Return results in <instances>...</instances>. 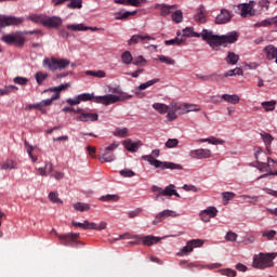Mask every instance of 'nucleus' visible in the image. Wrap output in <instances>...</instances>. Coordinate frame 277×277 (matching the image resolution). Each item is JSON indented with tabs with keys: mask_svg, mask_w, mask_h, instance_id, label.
Masks as SVG:
<instances>
[{
	"mask_svg": "<svg viewBox=\"0 0 277 277\" xmlns=\"http://www.w3.org/2000/svg\"><path fill=\"white\" fill-rule=\"evenodd\" d=\"M226 62H227V64L235 66V64H237V62H239V55H237L235 52H228Z\"/></svg>",
	"mask_w": 277,
	"mask_h": 277,
	"instance_id": "nucleus-41",
	"label": "nucleus"
},
{
	"mask_svg": "<svg viewBox=\"0 0 277 277\" xmlns=\"http://www.w3.org/2000/svg\"><path fill=\"white\" fill-rule=\"evenodd\" d=\"M67 29H70L71 31H85L88 29H91V31H98V28H96V27H85V26H83V24L68 25Z\"/></svg>",
	"mask_w": 277,
	"mask_h": 277,
	"instance_id": "nucleus-27",
	"label": "nucleus"
},
{
	"mask_svg": "<svg viewBox=\"0 0 277 277\" xmlns=\"http://www.w3.org/2000/svg\"><path fill=\"white\" fill-rule=\"evenodd\" d=\"M227 241H237V234L234 232H228L225 236Z\"/></svg>",
	"mask_w": 277,
	"mask_h": 277,
	"instance_id": "nucleus-64",
	"label": "nucleus"
},
{
	"mask_svg": "<svg viewBox=\"0 0 277 277\" xmlns=\"http://www.w3.org/2000/svg\"><path fill=\"white\" fill-rule=\"evenodd\" d=\"M205 12H206L205 6L203 5L199 6V11L195 15L196 23H205L206 21Z\"/></svg>",
	"mask_w": 277,
	"mask_h": 277,
	"instance_id": "nucleus-38",
	"label": "nucleus"
},
{
	"mask_svg": "<svg viewBox=\"0 0 277 277\" xmlns=\"http://www.w3.org/2000/svg\"><path fill=\"white\" fill-rule=\"evenodd\" d=\"M155 83H159V78H155L153 80H148L145 83H141L137 88L136 91H142V90H146L147 88H150L151 85H155ZM135 94H140L138 92H135Z\"/></svg>",
	"mask_w": 277,
	"mask_h": 277,
	"instance_id": "nucleus-33",
	"label": "nucleus"
},
{
	"mask_svg": "<svg viewBox=\"0 0 277 277\" xmlns=\"http://www.w3.org/2000/svg\"><path fill=\"white\" fill-rule=\"evenodd\" d=\"M62 246H70L71 248H77V246L83 245L79 241V234H67V235H57Z\"/></svg>",
	"mask_w": 277,
	"mask_h": 277,
	"instance_id": "nucleus-6",
	"label": "nucleus"
},
{
	"mask_svg": "<svg viewBox=\"0 0 277 277\" xmlns=\"http://www.w3.org/2000/svg\"><path fill=\"white\" fill-rule=\"evenodd\" d=\"M24 146H25L27 154H28L29 158L31 159V161H34V163H36V161H38V157H36V156H34V154H31L34 150V146H31L29 144V142H27V141L24 142Z\"/></svg>",
	"mask_w": 277,
	"mask_h": 277,
	"instance_id": "nucleus-42",
	"label": "nucleus"
},
{
	"mask_svg": "<svg viewBox=\"0 0 277 277\" xmlns=\"http://www.w3.org/2000/svg\"><path fill=\"white\" fill-rule=\"evenodd\" d=\"M22 23V18L0 15V27H8L9 25H21Z\"/></svg>",
	"mask_w": 277,
	"mask_h": 277,
	"instance_id": "nucleus-17",
	"label": "nucleus"
},
{
	"mask_svg": "<svg viewBox=\"0 0 277 277\" xmlns=\"http://www.w3.org/2000/svg\"><path fill=\"white\" fill-rule=\"evenodd\" d=\"M80 103H85L88 101H93V103H100L101 105H114V103H122L133 98V95L128 93H121L120 95L108 94L103 96H95L94 93H82L78 95Z\"/></svg>",
	"mask_w": 277,
	"mask_h": 277,
	"instance_id": "nucleus-1",
	"label": "nucleus"
},
{
	"mask_svg": "<svg viewBox=\"0 0 277 277\" xmlns=\"http://www.w3.org/2000/svg\"><path fill=\"white\" fill-rule=\"evenodd\" d=\"M123 146L129 150V153H137L140 150V146H142V142H133L131 138L123 141Z\"/></svg>",
	"mask_w": 277,
	"mask_h": 277,
	"instance_id": "nucleus-22",
	"label": "nucleus"
},
{
	"mask_svg": "<svg viewBox=\"0 0 277 277\" xmlns=\"http://www.w3.org/2000/svg\"><path fill=\"white\" fill-rule=\"evenodd\" d=\"M197 142L199 144H205L207 142L208 144H213L214 146H217V144H224V141H222L215 136H210L208 138H199V140H197Z\"/></svg>",
	"mask_w": 277,
	"mask_h": 277,
	"instance_id": "nucleus-29",
	"label": "nucleus"
},
{
	"mask_svg": "<svg viewBox=\"0 0 277 277\" xmlns=\"http://www.w3.org/2000/svg\"><path fill=\"white\" fill-rule=\"evenodd\" d=\"M164 44L167 47H170V45L181 47V44H185V37H175L174 39L164 41Z\"/></svg>",
	"mask_w": 277,
	"mask_h": 277,
	"instance_id": "nucleus-30",
	"label": "nucleus"
},
{
	"mask_svg": "<svg viewBox=\"0 0 277 277\" xmlns=\"http://www.w3.org/2000/svg\"><path fill=\"white\" fill-rule=\"evenodd\" d=\"M140 235H132L131 233H126L119 236L118 239H138Z\"/></svg>",
	"mask_w": 277,
	"mask_h": 277,
	"instance_id": "nucleus-62",
	"label": "nucleus"
},
{
	"mask_svg": "<svg viewBox=\"0 0 277 277\" xmlns=\"http://www.w3.org/2000/svg\"><path fill=\"white\" fill-rule=\"evenodd\" d=\"M2 42L11 44L13 47H23L25 44V37L23 36H2Z\"/></svg>",
	"mask_w": 277,
	"mask_h": 277,
	"instance_id": "nucleus-12",
	"label": "nucleus"
},
{
	"mask_svg": "<svg viewBox=\"0 0 277 277\" xmlns=\"http://www.w3.org/2000/svg\"><path fill=\"white\" fill-rule=\"evenodd\" d=\"M221 98L225 101V103H229L230 105H238L239 101H241V98L237 94H223Z\"/></svg>",
	"mask_w": 277,
	"mask_h": 277,
	"instance_id": "nucleus-26",
	"label": "nucleus"
},
{
	"mask_svg": "<svg viewBox=\"0 0 277 277\" xmlns=\"http://www.w3.org/2000/svg\"><path fill=\"white\" fill-rule=\"evenodd\" d=\"M174 189H176V186L174 184H170L164 189L159 186H153L151 190L157 192L158 194L155 197V200H159L161 196H174Z\"/></svg>",
	"mask_w": 277,
	"mask_h": 277,
	"instance_id": "nucleus-10",
	"label": "nucleus"
},
{
	"mask_svg": "<svg viewBox=\"0 0 277 277\" xmlns=\"http://www.w3.org/2000/svg\"><path fill=\"white\" fill-rule=\"evenodd\" d=\"M128 133H129V129H127V128H117L114 132V135L116 137H127Z\"/></svg>",
	"mask_w": 277,
	"mask_h": 277,
	"instance_id": "nucleus-49",
	"label": "nucleus"
},
{
	"mask_svg": "<svg viewBox=\"0 0 277 277\" xmlns=\"http://www.w3.org/2000/svg\"><path fill=\"white\" fill-rule=\"evenodd\" d=\"M277 253H260L253 259V267L258 269H265L267 267H273L274 262L273 259H276Z\"/></svg>",
	"mask_w": 277,
	"mask_h": 277,
	"instance_id": "nucleus-4",
	"label": "nucleus"
},
{
	"mask_svg": "<svg viewBox=\"0 0 277 277\" xmlns=\"http://www.w3.org/2000/svg\"><path fill=\"white\" fill-rule=\"evenodd\" d=\"M85 75H88L89 77H96L97 79H104V77H106V74L104 70H87Z\"/></svg>",
	"mask_w": 277,
	"mask_h": 277,
	"instance_id": "nucleus-45",
	"label": "nucleus"
},
{
	"mask_svg": "<svg viewBox=\"0 0 277 277\" xmlns=\"http://www.w3.org/2000/svg\"><path fill=\"white\" fill-rule=\"evenodd\" d=\"M265 58L268 62H274L277 64V48L274 44H268L263 50Z\"/></svg>",
	"mask_w": 277,
	"mask_h": 277,
	"instance_id": "nucleus-14",
	"label": "nucleus"
},
{
	"mask_svg": "<svg viewBox=\"0 0 277 277\" xmlns=\"http://www.w3.org/2000/svg\"><path fill=\"white\" fill-rule=\"evenodd\" d=\"M151 38L148 36H132V38L128 41L129 44H137L138 42H143L145 40H150Z\"/></svg>",
	"mask_w": 277,
	"mask_h": 277,
	"instance_id": "nucleus-36",
	"label": "nucleus"
},
{
	"mask_svg": "<svg viewBox=\"0 0 277 277\" xmlns=\"http://www.w3.org/2000/svg\"><path fill=\"white\" fill-rule=\"evenodd\" d=\"M200 106L196 104H188L184 103L182 104V110L180 111L181 115L189 114V111H200Z\"/></svg>",
	"mask_w": 277,
	"mask_h": 277,
	"instance_id": "nucleus-25",
	"label": "nucleus"
},
{
	"mask_svg": "<svg viewBox=\"0 0 277 277\" xmlns=\"http://www.w3.org/2000/svg\"><path fill=\"white\" fill-rule=\"evenodd\" d=\"M138 239L141 240V243L143 246H155V243H159L161 241V238L153 236V235H147V236H142L140 235Z\"/></svg>",
	"mask_w": 277,
	"mask_h": 277,
	"instance_id": "nucleus-20",
	"label": "nucleus"
},
{
	"mask_svg": "<svg viewBox=\"0 0 277 277\" xmlns=\"http://www.w3.org/2000/svg\"><path fill=\"white\" fill-rule=\"evenodd\" d=\"M72 207L76 211H80L81 213H83V211H90V203L77 202L74 203Z\"/></svg>",
	"mask_w": 277,
	"mask_h": 277,
	"instance_id": "nucleus-44",
	"label": "nucleus"
},
{
	"mask_svg": "<svg viewBox=\"0 0 277 277\" xmlns=\"http://www.w3.org/2000/svg\"><path fill=\"white\" fill-rule=\"evenodd\" d=\"M13 81L17 85H27V83H29V79H27L26 77H15Z\"/></svg>",
	"mask_w": 277,
	"mask_h": 277,
	"instance_id": "nucleus-59",
	"label": "nucleus"
},
{
	"mask_svg": "<svg viewBox=\"0 0 277 277\" xmlns=\"http://www.w3.org/2000/svg\"><path fill=\"white\" fill-rule=\"evenodd\" d=\"M183 36H213V30L203 29L200 34L195 32L194 27L183 29Z\"/></svg>",
	"mask_w": 277,
	"mask_h": 277,
	"instance_id": "nucleus-21",
	"label": "nucleus"
},
{
	"mask_svg": "<svg viewBox=\"0 0 277 277\" xmlns=\"http://www.w3.org/2000/svg\"><path fill=\"white\" fill-rule=\"evenodd\" d=\"M98 159L101 163H111V161H116V156L114 155V153L104 149V153L102 154V156H100Z\"/></svg>",
	"mask_w": 277,
	"mask_h": 277,
	"instance_id": "nucleus-24",
	"label": "nucleus"
},
{
	"mask_svg": "<svg viewBox=\"0 0 277 277\" xmlns=\"http://www.w3.org/2000/svg\"><path fill=\"white\" fill-rule=\"evenodd\" d=\"M258 170H260V172H268L269 164H267L265 162L258 161Z\"/></svg>",
	"mask_w": 277,
	"mask_h": 277,
	"instance_id": "nucleus-61",
	"label": "nucleus"
},
{
	"mask_svg": "<svg viewBox=\"0 0 277 277\" xmlns=\"http://www.w3.org/2000/svg\"><path fill=\"white\" fill-rule=\"evenodd\" d=\"M48 78H49V74L47 72L38 71L35 75V79L38 85H42V83H44V81H47Z\"/></svg>",
	"mask_w": 277,
	"mask_h": 277,
	"instance_id": "nucleus-37",
	"label": "nucleus"
},
{
	"mask_svg": "<svg viewBox=\"0 0 277 277\" xmlns=\"http://www.w3.org/2000/svg\"><path fill=\"white\" fill-rule=\"evenodd\" d=\"M223 276H227V277H235L237 276V272L233 271L230 268H226L222 271Z\"/></svg>",
	"mask_w": 277,
	"mask_h": 277,
	"instance_id": "nucleus-63",
	"label": "nucleus"
},
{
	"mask_svg": "<svg viewBox=\"0 0 277 277\" xmlns=\"http://www.w3.org/2000/svg\"><path fill=\"white\" fill-rule=\"evenodd\" d=\"M205 242L200 239H193L189 240L185 247L181 250V252L177 253V256H185V254H189L190 252H194V248H200L202 247Z\"/></svg>",
	"mask_w": 277,
	"mask_h": 277,
	"instance_id": "nucleus-8",
	"label": "nucleus"
},
{
	"mask_svg": "<svg viewBox=\"0 0 277 277\" xmlns=\"http://www.w3.org/2000/svg\"><path fill=\"white\" fill-rule=\"evenodd\" d=\"M62 25V18L53 16V17H44L43 27H48L49 29H57Z\"/></svg>",
	"mask_w": 277,
	"mask_h": 277,
	"instance_id": "nucleus-18",
	"label": "nucleus"
},
{
	"mask_svg": "<svg viewBox=\"0 0 277 277\" xmlns=\"http://www.w3.org/2000/svg\"><path fill=\"white\" fill-rule=\"evenodd\" d=\"M107 228L106 222H101L98 225L94 222L91 223V230H105Z\"/></svg>",
	"mask_w": 277,
	"mask_h": 277,
	"instance_id": "nucleus-53",
	"label": "nucleus"
},
{
	"mask_svg": "<svg viewBox=\"0 0 277 277\" xmlns=\"http://www.w3.org/2000/svg\"><path fill=\"white\" fill-rule=\"evenodd\" d=\"M159 149H154L151 155L143 156V159L144 161H148V163L154 166V168H159L160 170H183V166L179 163L155 159V157H159Z\"/></svg>",
	"mask_w": 277,
	"mask_h": 277,
	"instance_id": "nucleus-2",
	"label": "nucleus"
},
{
	"mask_svg": "<svg viewBox=\"0 0 277 277\" xmlns=\"http://www.w3.org/2000/svg\"><path fill=\"white\" fill-rule=\"evenodd\" d=\"M78 116L76 120L78 122H96L98 120V114L96 113H85V110L81 108H77Z\"/></svg>",
	"mask_w": 277,
	"mask_h": 277,
	"instance_id": "nucleus-7",
	"label": "nucleus"
},
{
	"mask_svg": "<svg viewBox=\"0 0 277 277\" xmlns=\"http://www.w3.org/2000/svg\"><path fill=\"white\" fill-rule=\"evenodd\" d=\"M192 159H211L212 153L208 148L193 149L189 151Z\"/></svg>",
	"mask_w": 277,
	"mask_h": 277,
	"instance_id": "nucleus-11",
	"label": "nucleus"
},
{
	"mask_svg": "<svg viewBox=\"0 0 277 277\" xmlns=\"http://www.w3.org/2000/svg\"><path fill=\"white\" fill-rule=\"evenodd\" d=\"M70 66V61L66 58L57 60L55 57H47L43 60V67L52 70V72H55V70H64L65 68H68Z\"/></svg>",
	"mask_w": 277,
	"mask_h": 277,
	"instance_id": "nucleus-5",
	"label": "nucleus"
},
{
	"mask_svg": "<svg viewBox=\"0 0 277 277\" xmlns=\"http://www.w3.org/2000/svg\"><path fill=\"white\" fill-rule=\"evenodd\" d=\"M171 21H173V23H183V11L181 10H176L175 12H173L171 14Z\"/></svg>",
	"mask_w": 277,
	"mask_h": 277,
	"instance_id": "nucleus-43",
	"label": "nucleus"
},
{
	"mask_svg": "<svg viewBox=\"0 0 277 277\" xmlns=\"http://www.w3.org/2000/svg\"><path fill=\"white\" fill-rule=\"evenodd\" d=\"M158 57L162 64H168V66H174V64H176V61H174L172 57H168L164 55H160Z\"/></svg>",
	"mask_w": 277,
	"mask_h": 277,
	"instance_id": "nucleus-52",
	"label": "nucleus"
},
{
	"mask_svg": "<svg viewBox=\"0 0 277 277\" xmlns=\"http://www.w3.org/2000/svg\"><path fill=\"white\" fill-rule=\"evenodd\" d=\"M121 60L123 62V64H131V62H133V55H131L130 51H126L121 54Z\"/></svg>",
	"mask_w": 277,
	"mask_h": 277,
	"instance_id": "nucleus-48",
	"label": "nucleus"
},
{
	"mask_svg": "<svg viewBox=\"0 0 277 277\" xmlns=\"http://www.w3.org/2000/svg\"><path fill=\"white\" fill-rule=\"evenodd\" d=\"M199 215L202 222H211V217H215L217 215V208L209 207L208 209L202 210Z\"/></svg>",
	"mask_w": 277,
	"mask_h": 277,
	"instance_id": "nucleus-16",
	"label": "nucleus"
},
{
	"mask_svg": "<svg viewBox=\"0 0 277 277\" xmlns=\"http://www.w3.org/2000/svg\"><path fill=\"white\" fill-rule=\"evenodd\" d=\"M233 18V15H230V12L226 9H222L220 14L215 18L216 25H224L225 23H228Z\"/></svg>",
	"mask_w": 277,
	"mask_h": 277,
	"instance_id": "nucleus-19",
	"label": "nucleus"
},
{
	"mask_svg": "<svg viewBox=\"0 0 277 277\" xmlns=\"http://www.w3.org/2000/svg\"><path fill=\"white\" fill-rule=\"evenodd\" d=\"M168 217H179V213H176L172 210H163L162 212H159L156 215V219L153 221V224L156 226V224L163 222V220H166Z\"/></svg>",
	"mask_w": 277,
	"mask_h": 277,
	"instance_id": "nucleus-15",
	"label": "nucleus"
},
{
	"mask_svg": "<svg viewBox=\"0 0 277 277\" xmlns=\"http://www.w3.org/2000/svg\"><path fill=\"white\" fill-rule=\"evenodd\" d=\"M253 9L254 1L238 4V10H240V16H242V18H248V16H254V13L252 12Z\"/></svg>",
	"mask_w": 277,
	"mask_h": 277,
	"instance_id": "nucleus-13",
	"label": "nucleus"
},
{
	"mask_svg": "<svg viewBox=\"0 0 277 277\" xmlns=\"http://www.w3.org/2000/svg\"><path fill=\"white\" fill-rule=\"evenodd\" d=\"M179 146V138H169L166 142L167 148H176Z\"/></svg>",
	"mask_w": 277,
	"mask_h": 277,
	"instance_id": "nucleus-60",
	"label": "nucleus"
},
{
	"mask_svg": "<svg viewBox=\"0 0 277 277\" xmlns=\"http://www.w3.org/2000/svg\"><path fill=\"white\" fill-rule=\"evenodd\" d=\"M167 119L169 120V122H172L173 120H176V118H179L176 111H183V104L179 105L176 102H171L170 105H167Z\"/></svg>",
	"mask_w": 277,
	"mask_h": 277,
	"instance_id": "nucleus-9",
	"label": "nucleus"
},
{
	"mask_svg": "<svg viewBox=\"0 0 277 277\" xmlns=\"http://www.w3.org/2000/svg\"><path fill=\"white\" fill-rule=\"evenodd\" d=\"M119 174L124 179H131V176H135V172H133L131 169H123L119 171Z\"/></svg>",
	"mask_w": 277,
	"mask_h": 277,
	"instance_id": "nucleus-58",
	"label": "nucleus"
},
{
	"mask_svg": "<svg viewBox=\"0 0 277 277\" xmlns=\"http://www.w3.org/2000/svg\"><path fill=\"white\" fill-rule=\"evenodd\" d=\"M30 21H34V23H37L39 25H44V15H30Z\"/></svg>",
	"mask_w": 277,
	"mask_h": 277,
	"instance_id": "nucleus-57",
	"label": "nucleus"
},
{
	"mask_svg": "<svg viewBox=\"0 0 277 277\" xmlns=\"http://www.w3.org/2000/svg\"><path fill=\"white\" fill-rule=\"evenodd\" d=\"M202 40L207 42L211 49L216 50L220 49V47L234 44L237 40V36H202Z\"/></svg>",
	"mask_w": 277,
	"mask_h": 277,
	"instance_id": "nucleus-3",
	"label": "nucleus"
},
{
	"mask_svg": "<svg viewBox=\"0 0 277 277\" xmlns=\"http://www.w3.org/2000/svg\"><path fill=\"white\" fill-rule=\"evenodd\" d=\"M83 1L81 0H71L69 4H67V8H70L71 10H81Z\"/></svg>",
	"mask_w": 277,
	"mask_h": 277,
	"instance_id": "nucleus-51",
	"label": "nucleus"
},
{
	"mask_svg": "<svg viewBox=\"0 0 277 277\" xmlns=\"http://www.w3.org/2000/svg\"><path fill=\"white\" fill-rule=\"evenodd\" d=\"M71 224L76 228H83V230H92V223H90V221H84L83 223L71 222Z\"/></svg>",
	"mask_w": 277,
	"mask_h": 277,
	"instance_id": "nucleus-35",
	"label": "nucleus"
},
{
	"mask_svg": "<svg viewBox=\"0 0 277 277\" xmlns=\"http://www.w3.org/2000/svg\"><path fill=\"white\" fill-rule=\"evenodd\" d=\"M102 202H118L120 200V197L118 195H105L100 198Z\"/></svg>",
	"mask_w": 277,
	"mask_h": 277,
	"instance_id": "nucleus-46",
	"label": "nucleus"
},
{
	"mask_svg": "<svg viewBox=\"0 0 277 277\" xmlns=\"http://www.w3.org/2000/svg\"><path fill=\"white\" fill-rule=\"evenodd\" d=\"M60 98V93H54L51 98L43 100L40 103H38L39 111L44 114V107H49L53 103V101H57Z\"/></svg>",
	"mask_w": 277,
	"mask_h": 277,
	"instance_id": "nucleus-23",
	"label": "nucleus"
},
{
	"mask_svg": "<svg viewBox=\"0 0 277 277\" xmlns=\"http://www.w3.org/2000/svg\"><path fill=\"white\" fill-rule=\"evenodd\" d=\"M137 12L135 11H127L124 13H116V21H126V18H129V16H135Z\"/></svg>",
	"mask_w": 277,
	"mask_h": 277,
	"instance_id": "nucleus-39",
	"label": "nucleus"
},
{
	"mask_svg": "<svg viewBox=\"0 0 277 277\" xmlns=\"http://www.w3.org/2000/svg\"><path fill=\"white\" fill-rule=\"evenodd\" d=\"M276 101L272 100L268 102H262L261 106L263 107L264 111H274L276 109Z\"/></svg>",
	"mask_w": 277,
	"mask_h": 277,
	"instance_id": "nucleus-34",
	"label": "nucleus"
},
{
	"mask_svg": "<svg viewBox=\"0 0 277 277\" xmlns=\"http://www.w3.org/2000/svg\"><path fill=\"white\" fill-rule=\"evenodd\" d=\"M68 88H70V82L63 83L58 87H52V88L45 90L44 92H55V94H58V96H60V92H64V90H68Z\"/></svg>",
	"mask_w": 277,
	"mask_h": 277,
	"instance_id": "nucleus-31",
	"label": "nucleus"
},
{
	"mask_svg": "<svg viewBox=\"0 0 277 277\" xmlns=\"http://www.w3.org/2000/svg\"><path fill=\"white\" fill-rule=\"evenodd\" d=\"M240 198L247 200V202H250L251 205H256L259 202V196L242 195Z\"/></svg>",
	"mask_w": 277,
	"mask_h": 277,
	"instance_id": "nucleus-55",
	"label": "nucleus"
},
{
	"mask_svg": "<svg viewBox=\"0 0 277 277\" xmlns=\"http://www.w3.org/2000/svg\"><path fill=\"white\" fill-rule=\"evenodd\" d=\"M153 109H155L159 114H168V105H166L163 103H155V104H153Z\"/></svg>",
	"mask_w": 277,
	"mask_h": 277,
	"instance_id": "nucleus-40",
	"label": "nucleus"
},
{
	"mask_svg": "<svg viewBox=\"0 0 277 277\" xmlns=\"http://www.w3.org/2000/svg\"><path fill=\"white\" fill-rule=\"evenodd\" d=\"M179 5L173 4V5H168V4H162L160 8V14L161 16H168V14H172L171 10H177Z\"/></svg>",
	"mask_w": 277,
	"mask_h": 277,
	"instance_id": "nucleus-32",
	"label": "nucleus"
},
{
	"mask_svg": "<svg viewBox=\"0 0 277 277\" xmlns=\"http://www.w3.org/2000/svg\"><path fill=\"white\" fill-rule=\"evenodd\" d=\"M260 135L265 144L266 150H269V148H272V143L274 142V136L267 132H262Z\"/></svg>",
	"mask_w": 277,
	"mask_h": 277,
	"instance_id": "nucleus-28",
	"label": "nucleus"
},
{
	"mask_svg": "<svg viewBox=\"0 0 277 277\" xmlns=\"http://www.w3.org/2000/svg\"><path fill=\"white\" fill-rule=\"evenodd\" d=\"M49 200H51V202H54V205H62V199H60V194L55 193V192H51L49 194Z\"/></svg>",
	"mask_w": 277,
	"mask_h": 277,
	"instance_id": "nucleus-50",
	"label": "nucleus"
},
{
	"mask_svg": "<svg viewBox=\"0 0 277 277\" xmlns=\"http://www.w3.org/2000/svg\"><path fill=\"white\" fill-rule=\"evenodd\" d=\"M276 235H277V232L274 229L262 232V237H265L266 239H268V241H272V239H274Z\"/></svg>",
	"mask_w": 277,
	"mask_h": 277,
	"instance_id": "nucleus-56",
	"label": "nucleus"
},
{
	"mask_svg": "<svg viewBox=\"0 0 277 277\" xmlns=\"http://www.w3.org/2000/svg\"><path fill=\"white\" fill-rule=\"evenodd\" d=\"M16 161L14 160H6L2 162L1 168L2 170H16Z\"/></svg>",
	"mask_w": 277,
	"mask_h": 277,
	"instance_id": "nucleus-47",
	"label": "nucleus"
},
{
	"mask_svg": "<svg viewBox=\"0 0 277 277\" xmlns=\"http://www.w3.org/2000/svg\"><path fill=\"white\" fill-rule=\"evenodd\" d=\"M236 75H243V69L236 67L235 69H230L225 74V77H236Z\"/></svg>",
	"mask_w": 277,
	"mask_h": 277,
	"instance_id": "nucleus-54",
	"label": "nucleus"
}]
</instances>
